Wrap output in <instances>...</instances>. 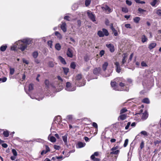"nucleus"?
<instances>
[{
  "instance_id": "1",
  "label": "nucleus",
  "mask_w": 161,
  "mask_h": 161,
  "mask_svg": "<svg viewBox=\"0 0 161 161\" xmlns=\"http://www.w3.org/2000/svg\"><path fill=\"white\" fill-rule=\"evenodd\" d=\"M65 82L60 76H58L55 78L54 83H50L48 80H46L45 81V84L47 88L56 87L63 86Z\"/></svg>"
},
{
  "instance_id": "2",
  "label": "nucleus",
  "mask_w": 161,
  "mask_h": 161,
  "mask_svg": "<svg viewBox=\"0 0 161 161\" xmlns=\"http://www.w3.org/2000/svg\"><path fill=\"white\" fill-rule=\"evenodd\" d=\"M31 39L28 37L19 40L15 42L18 46V48L22 51H24L27 49L28 45L31 44Z\"/></svg>"
},
{
  "instance_id": "3",
  "label": "nucleus",
  "mask_w": 161,
  "mask_h": 161,
  "mask_svg": "<svg viewBox=\"0 0 161 161\" xmlns=\"http://www.w3.org/2000/svg\"><path fill=\"white\" fill-rule=\"evenodd\" d=\"M86 80L82 77L81 74H78L76 77L75 84L79 87L84 86L85 85Z\"/></svg>"
},
{
  "instance_id": "4",
  "label": "nucleus",
  "mask_w": 161,
  "mask_h": 161,
  "mask_svg": "<svg viewBox=\"0 0 161 161\" xmlns=\"http://www.w3.org/2000/svg\"><path fill=\"white\" fill-rule=\"evenodd\" d=\"M119 88H123L124 90L123 91H128L129 88L126 86L127 85L126 83V80L122 78H119Z\"/></svg>"
},
{
  "instance_id": "5",
  "label": "nucleus",
  "mask_w": 161,
  "mask_h": 161,
  "mask_svg": "<svg viewBox=\"0 0 161 161\" xmlns=\"http://www.w3.org/2000/svg\"><path fill=\"white\" fill-rule=\"evenodd\" d=\"M76 89V87L69 82H67L65 89L69 92L75 91Z\"/></svg>"
},
{
  "instance_id": "6",
  "label": "nucleus",
  "mask_w": 161,
  "mask_h": 161,
  "mask_svg": "<svg viewBox=\"0 0 161 161\" xmlns=\"http://www.w3.org/2000/svg\"><path fill=\"white\" fill-rule=\"evenodd\" d=\"M97 35L100 37H103L104 36H108L109 35V33L107 29L103 28L102 29V31H98Z\"/></svg>"
},
{
  "instance_id": "7",
  "label": "nucleus",
  "mask_w": 161,
  "mask_h": 161,
  "mask_svg": "<svg viewBox=\"0 0 161 161\" xmlns=\"http://www.w3.org/2000/svg\"><path fill=\"white\" fill-rule=\"evenodd\" d=\"M101 8L102 10L103 11H105V13L107 14H109L113 11L112 8H110L108 5L105 4L103 5L101 7Z\"/></svg>"
},
{
  "instance_id": "8",
  "label": "nucleus",
  "mask_w": 161,
  "mask_h": 161,
  "mask_svg": "<svg viewBox=\"0 0 161 161\" xmlns=\"http://www.w3.org/2000/svg\"><path fill=\"white\" fill-rule=\"evenodd\" d=\"M111 85L113 89L115 91H122L124 90L123 88H119V86L118 85H117L115 81L111 82Z\"/></svg>"
},
{
  "instance_id": "9",
  "label": "nucleus",
  "mask_w": 161,
  "mask_h": 161,
  "mask_svg": "<svg viewBox=\"0 0 161 161\" xmlns=\"http://www.w3.org/2000/svg\"><path fill=\"white\" fill-rule=\"evenodd\" d=\"M25 90L27 94H28L29 95L30 97L32 99H36V100H37L38 101H40V100H41L42 99L43 97V95H41V97H38V96L37 95H36L35 97H33L31 96V95H30L27 92L26 90V86L25 87Z\"/></svg>"
},
{
  "instance_id": "10",
  "label": "nucleus",
  "mask_w": 161,
  "mask_h": 161,
  "mask_svg": "<svg viewBox=\"0 0 161 161\" xmlns=\"http://www.w3.org/2000/svg\"><path fill=\"white\" fill-rule=\"evenodd\" d=\"M87 14L89 18L91 19L93 22L96 21V19L94 15L91 11H88L87 12Z\"/></svg>"
},
{
  "instance_id": "11",
  "label": "nucleus",
  "mask_w": 161,
  "mask_h": 161,
  "mask_svg": "<svg viewBox=\"0 0 161 161\" xmlns=\"http://www.w3.org/2000/svg\"><path fill=\"white\" fill-rule=\"evenodd\" d=\"M127 117V115L126 114H120L118 118V121L123 120L126 119Z\"/></svg>"
},
{
  "instance_id": "12",
  "label": "nucleus",
  "mask_w": 161,
  "mask_h": 161,
  "mask_svg": "<svg viewBox=\"0 0 161 161\" xmlns=\"http://www.w3.org/2000/svg\"><path fill=\"white\" fill-rule=\"evenodd\" d=\"M106 46L109 49L110 52L112 53L114 51V46L112 44H106Z\"/></svg>"
},
{
  "instance_id": "13",
  "label": "nucleus",
  "mask_w": 161,
  "mask_h": 161,
  "mask_svg": "<svg viewBox=\"0 0 161 161\" xmlns=\"http://www.w3.org/2000/svg\"><path fill=\"white\" fill-rule=\"evenodd\" d=\"M68 134H66L65 135L63 136L62 137L63 140L64 142L65 145L68 147V141H67Z\"/></svg>"
},
{
  "instance_id": "14",
  "label": "nucleus",
  "mask_w": 161,
  "mask_h": 161,
  "mask_svg": "<svg viewBox=\"0 0 161 161\" xmlns=\"http://www.w3.org/2000/svg\"><path fill=\"white\" fill-rule=\"evenodd\" d=\"M61 122H62V120L61 119V116H58L55 118L53 123H55L57 125L58 123H60Z\"/></svg>"
},
{
  "instance_id": "15",
  "label": "nucleus",
  "mask_w": 161,
  "mask_h": 161,
  "mask_svg": "<svg viewBox=\"0 0 161 161\" xmlns=\"http://www.w3.org/2000/svg\"><path fill=\"white\" fill-rule=\"evenodd\" d=\"M115 66L116 71L118 73H119L121 71V68L118 62H116L114 63Z\"/></svg>"
},
{
  "instance_id": "16",
  "label": "nucleus",
  "mask_w": 161,
  "mask_h": 161,
  "mask_svg": "<svg viewBox=\"0 0 161 161\" xmlns=\"http://www.w3.org/2000/svg\"><path fill=\"white\" fill-rule=\"evenodd\" d=\"M61 28L64 32H66V24L65 22H62V24L61 25Z\"/></svg>"
},
{
  "instance_id": "17",
  "label": "nucleus",
  "mask_w": 161,
  "mask_h": 161,
  "mask_svg": "<svg viewBox=\"0 0 161 161\" xmlns=\"http://www.w3.org/2000/svg\"><path fill=\"white\" fill-rule=\"evenodd\" d=\"M101 70V69L100 68H95L93 71V73L94 74L97 75H99L100 73Z\"/></svg>"
},
{
  "instance_id": "18",
  "label": "nucleus",
  "mask_w": 161,
  "mask_h": 161,
  "mask_svg": "<svg viewBox=\"0 0 161 161\" xmlns=\"http://www.w3.org/2000/svg\"><path fill=\"white\" fill-rule=\"evenodd\" d=\"M157 46V43L154 42L151 43L148 46V48L150 50H151L155 48Z\"/></svg>"
},
{
  "instance_id": "19",
  "label": "nucleus",
  "mask_w": 161,
  "mask_h": 161,
  "mask_svg": "<svg viewBox=\"0 0 161 161\" xmlns=\"http://www.w3.org/2000/svg\"><path fill=\"white\" fill-rule=\"evenodd\" d=\"M128 54L127 53H124L123 54V58L122 61V64H124L126 61L127 58Z\"/></svg>"
},
{
  "instance_id": "20",
  "label": "nucleus",
  "mask_w": 161,
  "mask_h": 161,
  "mask_svg": "<svg viewBox=\"0 0 161 161\" xmlns=\"http://www.w3.org/2000/svg\"><path fill=\"white\" fill-rule=\"evenodd\" d=\"M67 55L68 57L70 58H72L73 57L72 51L71 49L69 48L68 49L67 52Z\"/></svg>"
},
{
  "instance_id": "21",
  "label": "nucleus",
  "mask_w": 161,
  "mask_h": 161,
  "mask_svg": "<svg viewBox=\"0 0 161 161\" xmlns=\"http://www.w3.org/2000/svg\"><path fill=\"white\" fill-rule=\"evenodd\" d=\"M86 143L85 142H79L76 145V147L78 148H81L84 147Z\"/></svg>"
},
{
  "instance_id": "22",
  "label": "nucleus",
  "mask_w": 161,
  "mask_h": 161,
  "mask_svg": "<svg viewBox=\"0 0 161 161\" xmlns=\"http://www.w3.org/2000/svg\"><path fill=\"white\" fill-rule=\"evenodd\" d=\"M148 116V114L147 112L145 111L142 113V118L143 119H146Z\"/></svg>"
},
{
  "instance_id": "23",
  "label": "nucleus",
  "mask_w": 161,
  "mask_h": 161,
  "mask_svg": "<svg viewBox=\"0 0 161 161\" xmlns=\"http://www.w3.org/2000/svg\"><path fill=\"white\" fill-rule=\"evenodd\" d=\"M108 73H106L104 75V76L105 77H108L110 76L111 74L113 72L112 69H109L108 70Z\"/></svg>"
},
{
  "instance_id": "24",
  "label": "nucleus",
  "mask_w": 161,
  "mask_h": 161,
  "mask_svg": "<svg viewBox=\"0 0 161 161\" xmlns=\"http://www.w3.org/2000/svg\"><path fill=\"white\" fill-rule=\"evenodd\" d=\"M48 139L52 142H54L56 141V139L53 136H50V135L49 136Z\"/></svg>"
},
{
  "instance_id": "25",
  "label": "nucleus",
  "mask_w": 161,
  "mask_h": 161,
  "mask_svg": "<svg viewBox=\"0 0 161 161\" xmlns=\"http://www.w3.org/2000/svg\"><path fill=\"white\" fill-rule=\"evenodd\" d=\"M7 47V46L6 45H2L0 47V50L2 52L5 51Z\"/></svg>"
},
{
  "instance_id": "26",
  "label": "nucleus",
  "mask_w": 161,
  "mask_h": 161,
  "mask_svg": "<svg viewBox=\"0 0 161 161\" xmlns=\"http://www.w3.org/2000/svg\"><path fill=\"white\" fill-rule=\"evenodd\" d=\"M58 59L60 61V62L63 64H66V62L64 58L63 57H62L61 56H59L58 57Z\"/></svg>"
},
{
  "instance_id": "27",
  "label": "nucleus",
  "mask_w": 161,
  "mask_h": 161,
  "mask_svg": "<svg viewBox=\"0 0 161 161\" xmlns=\"http://www.w3.org/2000/svg\"><path fill=\"white\" fill-rule=\"evenodd\" d=\"M128 111L127 109L125 108H124L120 110V114H124Z\"/></svg>"
},
{
  "instance_id": "28",
  "label": "nucleus",
  "mask_w": 161,
  "mask_h": 161,
  "mask_svg": "<svg viewBox=\"0 0 161 161\" xmlns=\"http://www.w3.org/2000/svg\"><path fill=\"white\" fill-rule=\"evenodd\" d=\"M108 65V63L107 62H104V63L102 65V68L104 71L106 70Z\"/></svg>"
},
{
  "instance_id": "29",
  "label": "nucleus",
  "mask_w": 161,
  "mask_h": 161,
  "mask_svg": "<svg viewBox=\"0 0 161 161\" xmlns=\"http://www.w3.org/2000/svg\"><path fill=\"white\" fill-rule=\"evenodd\" d=\"M3 134L5 137H8L9 135V131L7 130L4 131L3 132Z\"/></svg>"
},
{
  "instance_id": "30",
  "label": "nucleus",
  "mask_w": 161,
  "mask_h": 161,
  "mask_svg": "<svg viewBox=\"0 0 161 161\" xmlns=\"http://www.w3.org/2000/svg\"><path fill=\"white\" fill-rule=\"evenodd\" d=\"M142 102L143 103L147 104H149L150 103V101L149 99L147 98H146L142 99Z\"/></svg>"
},
{
  "instance_id": "31",
  "label": "nucleus",
  "mask_w": 161,
  "mask_h": 161,
  "mask_svg": "<svg viewBox=\"0 0 161 161\" xmlns=\"http://www.w3.org/2000/svg\"><path fill=\"white\" fill-rule=\"evenodd\" d=\"M147 38L146 37V36L144 35L142 36V42L144 43L147 41Z\"/></svg>"
},
{
  "instance_id": "32",
  "label": "nucleus",
  "mask_w": 161,
  "mask_h": 161,
  "mask_svg": "<svg viewBox=\"0 0 161 161\" xmlns=\"http://www.w3.org/2000/svg\"><path fill=\"white\" fill-rule=\"evenodd\" d=\"M55 35L59 39H61L62 38L61 35L58 31L55 32Z\"/></svg>"
},
{
  "instance_id": "33",
  "label": "nucleus",
  "mask_w": 161,
  "mask_h": 161,
  "mask_svg": "<svg viewBox=\"0 0 161 161\" xmlns=\"http://www.w3.org/2000/svg\"><path fill=\"white\" fill-rule=\"evenodd\" d=\"M155 11L156 14L159 16L161 17V9H155Z\"/></svg>"
},
{
  "instance_id": "34",
  "label": "nucleus",
  "mask_w": 161,
  "mask_h": 161,
  "mask_svg": "<svg viewBox=\"0 0 161 161\" xmlns=\"http://www.w3.org/2000/svg\"><path fill=\"white\" fill-rule=\"evenodd\" d=\"M55 47L57 50L59 51L60 50L61 46L59 43H58L55 45Z\"/></svg>"
},
{
  "instance_id": "35",
  "label": "nucleus",
  "mask_w": 161,
  "mask_h": 161,
  "mask_svg": "<svg viewBox=\"0 0 161 161\" xmlns=\"http://www.w3.org/2000/svg\"><path fill=\"white\" fill-rule=\"evenodd\" d=\"M38 54V53L37 51H35L33 53L32 55L33 57L36 58L37 57Z\"/></svg>"
},
{
  "instance_id": "36",
  "label": "nucleus",
  "mask_w": 161,
  "mask_h": 161,
  "mask_svg": "<svg viewBox=\"0 0 161 161\" xmlns=\"http://www.w3.org/2000/svg\"><path fill=\"white\" fill-rule=\"evenodd\" d=\"M91 158L93 161H100L99 159L95 158L93 155H92L91 156Z\"/></svg>"
},
{
  "instance_id": "37",
  "label": "nucleus",
  "mask_w": 161,
  "mask_h": 161,
  "mask_svg": "<svg viewBox=\"0 0 161 161\" xmlns=\"http://www.w3.org/2000/svg\"><path fill=\"white\" fill-rule=\"evenodd\" d=\"M33 89V85L32 84H30L28 86V90L30 92L32 91Z\"/></svg>"
},
{
  "instance_id": "38",
  "label": "nucleus",
  "mask_w": 161,
  "mask_h": 161,
  "mask_svg": "<svg viewBox=\"0 0 161 161\" xmlns=\"http://www.w3.org/2000/svg\"><path fill=\"white\" fill-rule=\"evenodd\" d=\"M140 134L144 136H147L148 135V133L145 131H141L138 135L139 136Z\"/></svg>"
},
{
  "instance_id": "39",
  "label": "nucleus",
  "mask_w": 161,
  "mask_h": 161,
  "mask_svg": "<svg viewBox=\"0 0 161 161\" xmlns=\"http://www.w3.org/2000/svg\"><path fill=\"white\" fill-rule=\"evenodd\" d=\"M140 18L139 17H136L133 20L136 23H138L140 20Z\"/></svg>"
},
{
  "instance_id": "40",
  "label": "nucleus",
  "mask_w": 161,
  "mask_h": 161,
  "mask_svg": "<svg viewBox=\"0 0 161 161\" xmlns=\"http://www.w3.org/2000/svg\"><path fill=\"white\" fill-rule=\"evenodd\" d=\"M78 7V4L75 3L74 4L72 7V9L73 10H75Z\"/></svg>"
},
{
  "instance_id": "41",
  "label": "nucleus",
  "mask_w": 161,
  "mask_h": 161,
  "mask_svg": "<svg viewBox=\"0 0 161 161\" xmlns=\"http://www.w3.org/2000/svg\"><path fill=\"white\" fill-rule=\"evenodd\" d=\"M111 30L115 36H118V34L116 30L114 28H113V29H111Z\"/></svg>"
},
{
  "instance_id": "42",
  "label": "nucleus",
  "mask_w": 161,
  "mask_h": 161,
  "mask_svg": "<svg viewBox=\"0 0 161 161\" xmlns=\"http://www.w3.org/2000/svg\"><path fill=\"white\" fill-rule=\"evenodd\" d=\"M57 124H55V123H53L52 125V127L51 128V130L52 129L55 130L56 128V126H57Z\"/></svg>"
},
{
  "instance_id": "43",
  "label": "nucleus",
  "mask_w": 161,
  "mask_h": 161,
  "mask_svg": "<svg viewBox=\"0 0 161 161\" xmlns=\"http://www.w3.org/2000/svg\"><path fill=\"white\" fill-rule=\"evenodd\" d=\"M122 11L125 13H127L128 12V8L126 7H122Z\"/></svg>"
},
{
  "instance_id": "44",
  "label": "nucleus",
  "mask_w": 161,
  "mask_h": 161,
  "mask_svg": "<svg viewBox=\"0 0 161 161\" xmlns=\"http://www.w3.org/2000/svg\"><path fill=\"white\" fill-rule=\"evenodd\" d=\"M17 48H18V46L15 43L14 45L11 47V49L13 51H15Z\"/></svg>"
},
{
  "instance_id": "45",
  "label": "nucleus",
  "mask_w": 161,
  "mask_h": 161,
  "mask_svg": "<svg viewBox=\"0 0 161 161\" xmlns=\"http://www.w3.org/2000/svg\"><path fill=\"white\" fill-rule=\"evenodd\" d=\"M157 0H153L152 2H151L150 4L152 6L154 7L157 3Z\"/></svg>"
},
{
  "instance_id": "46",
  "label": "nucleus",
  "mask_w": 161,
  "mask_h": 161,
  "mask_svg": "<svg viewBox=\"0 0 161 161\" xmlns=\"http://www.w3.org/2000/svg\"><path fill=\"white\" fill-rule=\"evenodd\" d=\"M70 67L71 68L73 69H75L76 67L75 63L74 62H72L70 64Z\"/></svg>"
},
{
  "instance_id": "47",
  "label": "nucleus",
  "mask_w": 161,
  "mask_h": 161,
  "mask_svg": "<svg viewBox=\"0 0 161 161\" xmlns=\"http://www.w3.org/2000/svg\"><path fill=\"white\" fill-rule=\"evenodd\" d=\"M63 71L64 73L66 75L67 73L69 72V69L67 68H63Z\"/></svg>"
},
{
  "instance_id": "48",
  "label": "nucleus",
  "mask_w": 161,
  "mask_h": 161,
  "mask_svg": "<svg viewBox=\"0 0 161 161\" xmlns=\"http://www.w3.org/2000/svg\"><path fill=\"white\" fill-rule=\"evenodd\" d=\"M73 115H69L67 116L66 119L69 120H72L73 118Z\"/></svg>"
},
{
  "instance_id": "49",
  "label": "nucleus",
  "mask_w": 161,
  "mask_h": 161,
  "mask_svg": "<svg viewBox=\"0 0 161 161\" xmlns=\"http://www.w3.org/2000/svg\"><path fill=\"white\" fill-rule=\"evenodd\" d=\"M91 2L90 0H86L85 3L86 6L87 7L91 3Z\"/></svg>"
},
{
  "instance_id": "50",
  "label": "nucleus",
  "mask_w": 161,
  "mask_h": 161,
  "mask_svg": "<svg viewBox=\"0 0 161 161\" xmlns=\"http://www.w3.org/2000/svg\"><path fill=\"white\" fill-rule=\"evenodd\" d=\"M119 150H116L115 151H113L112 152H111L110 154H117L119 153Z\"/></svg>"
},
{
  "instance_id": "51",
  "label": "nucleus",
  "mask_w": 161,
  "mask_h": 161,
  "mask_svg": "<svg viewBox=\"0 0 161 161\" xmlns=\"http://www.w3.org/2000/svg\"><path fill=\"white\" fill-rule=\"evenodd\" d=\"M10 74L11 75H13L14 72V68H10Z\"/></svg>"
},
{
  "instance_id": "52",
  "label": "nucleus",
  "mask_w": 161,
  "mask_h": 161,
  "mask_svg": "<svg viewBox=\"0 0 161 161\" xmlns=\"http://www.w3.org/2000/svg\"><path fill=\"white\" fill-rule=\"evenodd\" d=\"M53 147L56 150H59L61 148L60 146L57 145H54Z\"/></svg>"
},
{
  "instance_id": "53",
  "label": "nucleus",
  "mask_w": 161,
  "mask_h": 161,
  "mask_svg": "<svg viewBox=\"0 0 161 161\" xmlns=\"http://www.w3.org/2000/svg\"><path fill=\"white\" fill-rule=\"evenodd\" d=\"M48 66L51 67H53L54 66V64L53 62L51 61H50L48 63Z\"/></svg>"
},
{
  "instance_id": "54",
  "label": "nucleus",
  "mask_w": 161,
  "mask_h": 161,
  "mask_svg": "<svg viewBox=\"0 0 161 161\" xmlns=\"http://www.w3.org/2000/svg\"><path fill=\"white\" fill-rule=\"evenodd\" d=\"M128 142V139H126L125 141V142L124 144V146L125 147L127 146Z\"/></svg>"
},
{
  "instance_id": "55",
  "label": "nucleus",
  "mask_w": 161,
  "mask_h": 161,
  "mask_svg": "<svg viewBox=\"0 0 161 161\" xmlns=\"http://www.w3.org/2000/svg\"><path fill=\"white\" fill-rule=\"evenodd\" d=\"M12 152L14 156H16L17 155V153L16 151L14 149L12 150Z\"/></svg>"
},
{
  "instance_id": "56",
  "label": "nucleus",
  "mask_w": 161,
  "mask_h": 161,
  "mask_svg": "<svg viewBox=\"0 0 161 161\" xmlns=\"http://www.w3.org/2000/svg\"><path fill=\"white\" fill-rule=\"evenodd\" d=\"M47 44L50 48H52V42L51 41H48L47 42Z\"/></svg>"
},
{
  "instance_id": "57",
  "label": "nucleus",
  "mask_w": 161,
  "mask_h": 161,
  "mask_svg": "<svg viewBox=\"0 0 161 161\" xmlns=\"http://www.w3.org/2000/svg\"><path fill=\"white\" fill-rule=\"evenodd\" d=\"M57 126L59 128H62L63 127V125L62 123V122H60V123H58V124L57 125Z\"/></svg>"
},
{
  "instance_id": "58",
  "label": "nucleus",
  "mask_w": 161,
  "mask_h": 161,
  "mask_svg": "<svg viewBox=\"0 0 161 161\" xmlns=\"http://www.w3.org/2000/svg\"><path fill=\"white\" fill-rule=\"evenodd\" d=\"M161 142V140H156L154 142V144L155 145H156L159 144Z\"/></svg>"
},
{
  "instance_id": "59",
  "label": "nucleus",
  "mask_w": 161,
  "mask_h": 161,
  "mask_svg": "<svg viewBox=\"0 0 161 161\" xmlns=\"http://www.w3.org/2000/svg\"><path fill=\"white\" fill-rule=\"evenodd\" d=\"M22 61L23 63L25 64H28L29 63L28 61L26 60L25 58H23L22 59Z\"/></svg>"
},
{
  "instance_id": "60",
  "label": "nucleus",
  "mask_w": 161,
  "mask_h": 161,
  "mask_svg": "<svg viewBox=\"0 0 161 161\" xmlns=\"http://www.w3.org/2000/svg\"><path fill=\"white\" fill-rule=\"evenodd\" d=\"M126 3L129 6H130L132 4V2L128 0H126Z\"/></svg>"
},
{
  "instance_id": "61",
  "label": "nucleus",
  "mask_w": 161,
  "mask_h": 161,
  "mask_svg": "<svg viewBox=\"0 0 161 161\" xmlns=\"http://www.w3.org/2000/svg\"><path fill=\"white\" fill-rule=\"evenodd\" d=\"M64 19L68 21H70L71 20L70 17L68 16H65L64 17Z\"/></svg>"
},
{
  "instance_id": "62",
  "label": "nucleus",
  "mask_w": 161,
  "mask_h": 161,
  "mask_svg": "<svg viewBox=\"0 0 161 161\" xmlns=\"http://www.w3.org/2000/svg\"><path fill=\"white\" fill-rule=\"evenodd\" d=\"M141 65L142 67H147V65L144 61H142L141 63Z\"/></svg>"
},
{
  "instance_id": "63",
  "label": "nucleus",
  "mask_w": 161,
  "mask_h": 161,
  "mask_svg": "<svg viewBox=\"0 0 161 161\" xmlns=\"http://www.w3.org/2000/svg\"><path fill=\"white\" fill-rule=\"evenodd\" d=\"M92 125L96 129H97L98 126L97 124L95 122H93L92 124Z\"/></svg>"
},
{
  "instance_id": "64",
  "label": "nucleus",
  "mask_w": 161,
  "mask_h": 161,
  "mask_svg": "<svg viewBox=\"0 0 161 161\" xmlns=\"http://www.w3.org/2000/svg\"><path fill=\"white\" fill-rule=\"evenodd\" d=\"M104 53V51L103 50H102L100 52L99 54L101 57L103 56Z\"/></svg>"
}]
</instances>
